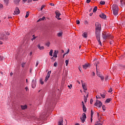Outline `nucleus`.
Masks as SVG:
<instances>
[{"mask_svg": "<svg viewBox=\"0 0 125 125\" xmlns=\"http://www.w3.org/2000/svg\"><path fill=\"white\" fill-rule=\"evenodd\" d=\"M100 32H101V24L99 22L95 23V36L100 45L102 46V43L100 40Z\"/></svg>", "mask_w": 125, "mask_h": 125, "instance_id": "1", "label": "nucleus"}, {"mask_svg": "<svg viewBox=\"0 0 125 125\" xmlns=\"http://www.w3.org/2000/svg\"><path fill=\"white\" fill-rule=\"evenodd\" d=\"M112 13L115 17L119 16V6L117 4H113L111 6Z\"/></svg>", "mask_w": 125, "mask_h": 125, "instance_id": "2", "label": "nucleus"}, {"mask_svg": "<svg viewBox=\"0 0 125 125\" xmlns=\"http://www.w3.org/2000/svg\"><path fill=\"white\" fill-rule=\"evenodd\" d=\"M102 38L104 41H106L107 39H113V37L110 35V34L106 33V32H104L102 33Z\"/></svg>", "mask_w": 125, "mask_h": 125, "instance_id": "3", "label": "nucleus"}, {"mask_svg": "<svg viewBox=\"0 0 125 125\" xmlns=\"http://www.w3.org/2000/svg\"><path fill=\"white\" fill-rule=\"evenodd\" d=\"M94 105L95 106H96V107L101 108V107H102V103L101 102V101L97 100Z\"/></svg>", "mask_w": 125, "mask_h": 125, "instance_id": "4", "label": "nucleus"}, {"mask_svg": "<svg viewBox=\"0 0 125 125\" xmlns=\"http://www.w3.org/2000/svg\"><path fill=\"white\" fill-rule=\"evenodd\" d=\"M85 119H86V115H85V113H83L82 117L81 118V120L82 123H84V122H85Z\"/></svg>", "mask_w": 125, "mask_h": 125, "instance_id": "5", "label": "nucleus"}, {"mask_svg": "<svg viewBox=\"0 0 125 125\" xmlns=\"http://www.w3.org/2000/svg\"><path fill=\"white\" fill-rule=\"evenodd\" d=\"M55 14L56 15V18L58 19V20H61V18H59L61 15V14H60V12H59V11H57L55 12Z\"/></svg>", "mask_w": 125, "mask_h": 125, "instance_id": "6", "label": "nucleus"}, {"mask_svg": "<svg viewBox=\"0 0 125 125\" xmlns=\"http://www.w3.org/2000/svg\"><path fill=\"white\" fill-rule=\"evenodd\" d=\"M19 13H20V10H19V8H18V7H16L14 11V14L16 15H18Z\"/></svg>", "mask_w": 125, "mask_h": 125, "instance_id": "7", "label": "nucleus"}, {"mask_svg": "<svg viewBox=\"0 0 125 125\" xmlns=\"http://www.w3.org/2000/svg\"><path fill=\"white\" fill-rule=\"evenodd\" d=\"M36 85H37V82L34 80H32V88H35V87H36Z\"/></svg>", "mask_w": 125, "mask_h": 125, "instance_id": "8", "label": "nucleus"}, {"mask_svg": "<svg viewBox=\"0 0 125 125\" xmlns=\"http://www.w3.org/2000/svg\"><path fill=\"white\" fill-rule=\"evenodd\" d=\"M90 66V64L88 63V62H86L85 64H83V69H86L87 68H88Z\"/></svg>", "mask_w": 125, "mask_h": 125, "instance_id": "9", "label": "nucleus"}, {"mask_svg": "<svg viewBox=\"0 0 125 125\" xmlns=\"http://www.w3.org/2000/svg\"><path fill=\"white\" fill-rule=\"evenodd\" d=\"M81 83L82 84V87H83L84 90H87V88H86V86L83 83V80L81 81Z\"/></svg>", "mask_w": 125, "mask_h": 125, "instance_id": "10", "label": "nucleus"}, {"mask_svg": "<svg viewBox=\"0 0 125 125\" xmlns=\"http://www.w3.org/2000/svg\"><path fill=\"white\" fill-rule=\"evenodd\" d=\"M121 2V7H123L125 5V0H120Z\"/></svg>", "mask_w": 125, "mask_h": 125, "instance_id": "11", "label": "nucleus"}, {"mask_svg": "<svg viewBox=\"0 0 125 125\" xmlns=\"http://www.w3.org/2000/svg\"><path fill=\"white\" fill-rule=\"evenodd\" d=\"M5 38V34L2 33L0 35V40H3Z\"/></svg>", "mask_w": 125, "mask_h": 125, "instance_id": "12", "label": "nucleus"}, {"mask_svg": "<svg viewBox=\"0 0 125 125\" xmlns=\"http://www.w3.org/2000/svg\"><path fill=\"white\" fill-rule=\"evenodd\" d=\"M103 125V122L100 120H99L96 123L95 125Z\"/></svg>", "mask_w": 125, "mask_h": 125, "instance_id": "13", "label": "nucleus"}, {"mask_svg": "<svg viewBox=\"0 0 125 125\" xmlns=\"http://www.w3.org/2000/svg\"><path fill=\"white\" fill-rule=\"evenodd\" d=\"M58 53V51L55 50L53 53V57L57 58V54Z\"/></svg>", "mask_w": 125, "mask_h": 125, "instance_id": "14", "label": "nucleus"}, {"mask_svg": "<svg viewBox=\"0 0 125 125\" xmlns=\"http://www.w3.org/2000/svg\"><path fill=\"white\" fill-rule=\"evenodd\" d=\"M100 17H101V18L105 19V18H106V15H105V14L103 13V14L100 15Z\"/></svg>", "mask_w": 125, "mask_h": 125, "instance_id": "15", "label": "nucleus"}, {"mask_svg": "<svg viewBox=\"0 0 125 125\" xmlns=\"http://www.w3.org/2000/svg\"><path fill=\"white\" fill-rule=\"evenodd\" d=\"M21 108L22 110H26V109L27 108V105H21Z\"/></svg>", "mask_w": 125, "mask_h": 125, "instance_id": "16", "label": "nucleus"}, {"mask_svg": "<svg viewBox=\"0 0 125 125\" xmlns=\"http://www.w3.org/2000/svg\"><path fill=\"white\" fill-rule=\"evenodd\" d=\"M38 47L39 49H40V50H42V49H44V47L43 46H41V45L40 44L38 45Z\"/></svg>", "mask_w": 125, "mask_h": 125, "instance_id": "17", "label": "nucleus"}, {"mask_svg": "<svg viewBox=\"0 0 125 125\" xmlns=\"http://www.w3.org/2000/svg\"><path fill=\"white\" fill-rule=\"evenodd\" d=\"M83 37V38H86V37H87V33L86 32H84L83 33V34H82Z\"/></svg>", "mask_w": 125, "mask_h": 125, "instance_id": "18", "label": "nucleus"}, {"mask_svg": "<svg viewBox=\"0 0 125 125\" xmlns=\"http://www.w3.org/2000/svg\"><path fill=\"white\" fill-rule=\"evenodd\" d=\"M58 125H63V120H61L59 121Z\"/></svg>", "mask_w": 125, "mask_h": 125, "instance_id": "19", "label": "nucleus"}, {"mask_svg": "<svg viewBox=\"0 0 125 125\" xmlns=\"http://www.w3.org/2000/svg\"><path fill=\"white\" fill-rule=\"evenodd\" d=\"M112 100V99L111 98H108L105 101V103H110V102H111V101Z\"/></svg>", "mask_w": 125, "mask_h": 125, "instance_id": "20", "label": "nucleus"}, {"mask_svg": "<svg viewBox=\"0 0 125 125\" xmlns=\"http://www.w3.org/2000/svg\"><path fill=\"white\" fill-rule=\"evenodd\" d=\"M83 111L84 113H85V112H86V107H85V105L84 104H83Z\"/></svg>", "mask_w": 125, "mask_h": 125, "instance_id": "21", "label": "nucleus"}, {"mask_svg": "<svg viewBox=\"0 0 125 125\" xmlns=\"http://www.w3.org/2000/svg\"><path fill=\"white\" fill-rule=\"evenodd\" d=\"M63 35V32H59L58 34H57V36L58 37H62Z\"/></svg>", "mask_w": 125, "mask_h": 125, "instance_id": "22", "label": "nucleus"}, {"mask_svg": "<svg viewBox=\"0 0 125 125\" xmlns=\"http://www.w3.org/2000/svg\"><path fill=\"white\" fill-rule=\"evenodd\" d=\"M45 19V17H43L42 18L40 19L39 20H38V22H40V21H43Z\"/></svg>", "mask_w": 125, "mask_h": 125, "instance_id": "23", "label": "nucleus"}, {"mask_svg": "<svg viewBox=\"0 0 125 125\" xmlns=\"http://www.w3.org/2000/svg\"><path fill=\"white\" fill-rule=\"evenodd\" d=\"M97 11V6H95L93 9V12H96Z\"/></svg>", "mask_w": 125, "mask_h": 125, "instance_id": "24", "label": "nucleus"}, {"mask_svg": "<svg viewBox=\"0 0 125 125\" xmlns=\"http://www.w3.org/2000/svg\"><path fill=\"white\" fill-rule=\"evenodd\" d=\"M49 55L50 56H52V54H53V50H51L49 52Z\"/></svg>", "mask_w": 125, "mask_h": 125, "instance_id": "25", "label": "nucleus"}, {"mask_svg": "<svg viewBox=\"0 0 125 125\" xmlns=\"http://www.w3.org/2000/svg\"><path fill=\"white\" fill-rule=\"evenodd\" d=\"M50 74H51V71H48L46 76H47L48 78H49L50 77Z\"/></svg>", "mask_w": 125, "mask_h": 125, "instance_id": "26", "label": "nucleus"}, {"mask_svg": "<svg viewBox=\"0 0 125 125\" xmlns=\"http://www.w3.org/2000/svg\"><path fill=\"white\" fill-rule=\"evenodd\" d=\"M100 95L103 98H105V94H102V93H100Z\"/></svg>", "mask_w": 125, "mask_h": 125, "instance_id": "27", "label": "nucleus"}, {"mask_svg": "<svg viewBox=\"0 0 125 125\" xmlns=\"http://www.w3.org/2000/svg\"><path fill=\"white\" fill-rule=\"evenodd\" d=\"M21 0H14V1L15 3H19V2L21 1Z\"/></svg>", "mask_w": 125, "mask_h": 125, "instance_id": "28", "label": "nucleus"}, {"mask_svg": "<svg viewBox=\"0 0 125 125\" xmlns=\"http://www.w3.org/2000/svg\"><path fill=\"white\" fill-rule=\"evenodd\" d=\"M40 83H41V84H43V83H44V82H43V81H42V78L40 79Z\"/></svg>", "mask_w": 125, "mask_h": 125, "instance_id": "29", "label": "nucleus"}, {"mask_svg": "<svg viewBox=\"0 0 125 125\" xmlns=\"http://www.w3.org/2000/svg\"><path fill=\"white\" fill-rule=\"evenodd\" d=\"M100 3V4H102V5H104V4H105V1H101Z\"/></svg>", "mask_w": 125, "mask_h": 125, "instance_id": "30", "label": "nucleus"}, {"mask_svg": "<svg viewBox=\"0 0 125 125\" xmlns=\"http://www.w3.org/2000/svg\"><path fill=\"white\" fill-rule=\"evenodd\" d=\"M45 44H46V46H48V47H49V45H50V42H48L46 43Z\"/></svg>", "mask_w": 125, "mask_h": 125, "instance_id": "31", "label": "nucleus"}, {"mask_svg": "<svg viewBox=\"0 0 125 125\" xmlns=\"http://www.w3.org/2000/svg\"><path fill=\"white\" fill-rule=\"evenodd\" d=\"M48 79H49V77H48L47 76H46L45 79V83H46V82H47V81L48 80Z\"/></svg>", "mask_w": 125, "mask_h": 125, "instance_id": "32", "label": "nucleus"}, {"mask_svg": "<svg viewBox=\"0 0 125 125\" xmlns=\"http://www.w3.org/2000/svg\"><path fill=\"white\" fill-rule=\"evenodd\" d=\"M48 79H49V77H48L47 76H46L45 79V83H46V82H47V81L48 80Z\"/></svg>", "mask_w": 125, "mask_h": 125, "instance_id": "33", "label": "nucleus"}, {"mask_svg": "<svg viewBox=\"0 0 125 125\" xmlns=\"http://www.w3.org/2000/svg\"><path fill=\"white\" fill-rule=\"evenodd\" d=\"M32 37H33V38L31 39V41H33L34 40H36V39H37V37H35V35H33Z\"/></svg>", "mask_w": 125, "mask_h": 125, "instance_id": "34", "label": "nucleus"}, {"mask_svg": "<svg viewBox=\"0 0 125 125\" xmlns=\"http://www.w3.org/2000/svg\"><path fill=\"white\" fill-rule=\"evenodd\" d=\"M44 7H45V5H42V6H41V11H42V9H43V8Z\"/></svg>", "mask_w": 125, "mask_h": 125, "instance_id": "35", "label": "nucleus"}, {"mask_svg": "<svg viewBox=\"0 0 125 125\" xmlns=\"http://www.w3.org/2000/svg\"><path fill=\"white\" fill-rule=\"evenodd\" d=\"M29 17V12H26V15L25 16V18H28Z\"/></svg>", "mask_w": 125, "mask_h": 125, "instance_id": "36", "label": "nucleus"}, {"mask_svg": "<svg viewBox=\"0 0 125 125\" xmlns=\"http://www.w3.org/2000/svg\"><path fill=\"white\" fill-rule=\"evenodd\" d=\"M98 64H99V62H96L95 63V66H96L97 69V65H98Z\"/></svg>", "mask_w": 125, "mask_h": 125, "instance_id": "37", "label": "nucleus"}, {"mask_svg": "<svg viewBox=\"0 0 125 125\" xmlns=\"http://www.w3.org/2000/svg\"><path fill=\"white\" fill-rule=\"evenodd\" d=\"M96 98H97V99H101V97H100V96L97 95L96 96Z\"/></svg>", "mask_w": 125, "mask_h": 125, "instance_id": "38", "label": "nucleus"}, {"mask_svg": "<svg viewBox=\"0 0 125 125\" xmlns=\"http://www.w3.org/2000/svg\"><path fill=\"white\" fill-rule=\"evenodd\" d=\"M93 114H94V112L92 111V110H91V117L93 118Z\"/></svg>", "mask_w": 125, "mask_h": 125, "instance_id": "39", "label": "nucleus"}, {"mask_svg": "<svg viewBox=\"0 0 125 125\" xmlns=\"http://www.w3.org/2000/svg\"><path fill=\"white\" fill-rule=\"evenodd\" d=\"M57 65H58L57 62H56L54 63V67H57Z\"/></svg>", "mask_w": 125, "mask_h": 125, "instance_id": "40", "label": "nucleus"}, {"mask_svg": "<svg viewBox=\"0 0 125 125\" xmlns=\"http://www.w3.org/2000/svg\"><path fill=\"white\" fill-rule=\"evenodd\" d=\"M68 63H69V61L68 60H66L65 61L66 66H68Z\"/></svg>", "mask_w": 125, "mask_h": 125, "instance_id": "41", "label": "nucleus"}, {"mask_svg": "<svg viewBox=\"0 0 125 125\" xmlns=\"http://www.w3.org/2000/svg\"><path fill=\"white\" fill-rule=\"evenodd\" d=\"M5 2V4H8V1H9V0H4Z\"/></svg>", "mask_w": 125, "mask_h": 125, "instance_id": "42", "label": "nucleus"}, {"mask_svg": "<svg viewBox=\"0 0 125 125\" xmlns=\"http://www.w3.org/2000/svg\"><path fill=\"white\" fill-rule=\"evenodd\" d=\"M102 108H103V110L104 111H105L106 110L105 107V105H103Z\"/></svg>", "mask_w": 125, "mask_h": 125, "instance_id": "43", "label": "nucleus"}, {"mask_svg": "<svg viewBox=\"0 0 125 125\" xmlns=\"http://www.w3.org/2000/svg\"><path fill=\"white\" fill-rule=\"evenodd\" d=\"M90 103V104H92V103H93V99H91Z\"/></svg>", "mask_w": 125, "mask_h": 125, "instance_id": "44", "label": "nucleus"}, {"mask_svg": "<svg viewBox=\"0 0 125 125\" xmlns=\"http://www.w3.org/2000/svg\"><path fill=\"white\" fill-rule=\"evenodd\" d=\"M84 102L85 103L86 102V98H85V96H84Z\"/></svg>", "mask_w": 125, "mask_h": 125, "instance_id": "45", "label": "nucleus"}, {"mask_svg": "<svg viewBox=\"0 0 125 125\" xmlns=\"http://www.w3.org/2000/svg\"><path fill=\"white\" fill-rule=\"evenodd\" d=\"M0 8H3V5L2 4L0 3Z\"/></svg>", "mask_w": 125, "mask_h": 125, "instance_id": "46", "label": "nucleus"}, {"mask_svg": "<svg viewBox=\"0 0 125 125\" xmlns=\"http://www.w3.org/2000/svg\"><path fill=\"white\" fill-rule=\"evenodd\" d=\"M76 23H77L78 25H79V24H80V21L78 20H77L76 21Z\"/></svg>", "mask_w": 125, "mask_h": 125, "instance_id": "47", "label": "nucleus"}, {"mask_svg": "<svg viewBox=\"0 0 125 125\" xmlns=\"http://www.w3.org/2000/svg\"><path fill=\"white\" fill-rule=\"evenodd\" d=\"M25 89L26 90V91H29V88L28 87H25Z\"/></svg>", "mask_w": 125, "mask_h": 125, "instance_id": "48", "label": "nucleus"}, {"mask_svg": "<svg viewBox=\"0 0 125 125\" xmlns=\"http://www.w3.org/2000/svg\"><path fill=\"white\" fill-rule=\"evenodd\" d=\"M38 65H39V61H37L36 63V67H38Z\"/></svg>", "mask_w": 125, "mask_h": 125, "instance_id": "49", "label": "nucleus"}, {"mask_svg": "<svg viewBox=\"0 0 125 125\" xmlns=\"http://www.w3.org/2000/svg\"><path fill=\"white\" fill-rule=\"evenodd\" d=\"M111 91H113V90L112 89V88H110L109 90H108V92H111Z\"/></svg>", "mask_w": 125, "mask_h": 125, "instance_id": "50", "label": "nucleus"}, {"mask_svg": "<svg viewBox=\"0 0 125 125\" xmlns=\"http://www.w3.org/2000/svg\"><path fill=\"white\" fill-rule=\"evenodd\" d=\"M113 43H114V41H111L109 42L110 44H113Z\"/></svg>", "mask_w": 125, "mask_h": 125, "instance_id": "51", "label": "nucleus"}, {"mask_svg": "<svg viewBox=\"0 0 125 125\" xmlns=\"http://www.w3.org/2000/svg\"><path fill=\"white\" fill-rule=\"evenodd\" d=\"M90 1H91V0H86L87 3H89V2H90Z\"/></svg>", "mask_w": 125, "mask_h": 125, "instance_id": "52", "label": "nucleus"}, {"mask_svg": "<svg viewBox=\"0 0 125 125\" xmlns=\"http://www.w3.org/2000/svg\"><path fill=\"white\" fill-rule=\"evenodd\" d=\"M68 87H69V88H70V89H71V88H72V84H71L70 86L68 85Z\"/></svg>", "mask_w": 125, "mask_h": 125, "instance_id": "53", "label": "nucleus"}, {"mask_svg": "<svg viewBox=\"0 0 125 125\" xmlns=\"http://www.w3.org/2000/svg\"><path fill=\"white\" fill-rule=\"evenodd\" d=\"M50 5H51V6H54V3H50Z\"/></svg>", "mask_w": 125, "mask_h": 125, "instance_id": "54", "label": "nucleus"}, {"mask_svg": "<svg viewBox=\"0 0 125 125\" xmlns=\"http://www.w3.org/2000/svg\"><path fill=\"white\" fill-rule=\"evenodd\" d=\"M100 78H101V80H103L104 79V77L103 76H100Z\"/></svg>", "mask_w": 125, "mask_h": 125, "instance_id": "55", "label": "nucleus"}, {"mask_svg": "<svg viewBox=\"0 0 125 125\" xmlns=\"http://www.w3.org/2000/svg\"><path fill=\"white\" fill-rule=\"evenodd\" d=\"M92 76H95V73H94V72H93L92 73Z\"/></svg>", "mask_w": 125, "mask_h": 125, "instance_id": "56", "label": "nucleus"}, {"mask_svg": "<svg viewBox=\"0 0 125 125\" xmlns=\"http://www.w3.org/2000/svg\"><path fill=\"white\" fill-rule=\"evenodd\" d=\"M24 65H25V63H22L21 64V67H24Z\"/></svg>", "mask_w": 125, "mask_h": 125, "instance_id": "57", "label": "nucleus"}, {"mask_svg": "<svg viewBox=\"0 0 125 125\" xmlns=\"http://www.w3.org/2000/svg\"><path fill=\"white\" fill-rule=\"evenodd\" d=\"M33 54V52H30L29 55L31 56Z\"/></svg>", "mask_w": 125, "mask_h": 125, "instance_id": "58", "label": "nucleus"}, {"mask_svg": "<svg viewBox=\"0 0 125 125\" xmlns=\"http://www.w3.org/2000/svg\"><path fill=\"white\" fill-rule=\"evenodd\" d=\"M79 69L80 71L82 72V68L79 67Z\"/></svg>", "mask_w": 125, "mask_h": 125, "instance_id": "59", "label": "nucleus"}, {"mask_svg": "<svg viewBox=\"0 0 125 125\" xmlns=\"http://www.w3.org/2000/svg\"><path fill=\"white\" fill-rule=\"evenodd\" d=\"M32 0H28V2H32Z\"/></svg>", "mask_w": 125, "mask_h": 125, "instance_id": "60", "label": "nucleus"}, {"mask_svg": "<svg viewBox=\"0 0 125 125\" xmlns=\"http://www.w3.org/2000/svg\"><path fill=\"white\" fill-rule=\"evenodd\" d=\"M92 14H93V13H90V14H89L90 16H92Z\"/></svg>", "mask_w": 125, "mask_h": 125, "instance_id": "61", "label": "nucleus"}, {"mask_svg": "<svg viewBox=\"0 0 125 125\" xmlns=\"http://www.w3.org/2000/svg\"><path fill=\"white\" fill-rule=\"evenodd\" d=\"M69 52H70V50L68 49L66 53H69Z\"/></svg>", "mask_w": 125, "mask_h": 125, "instance_id": "62", "label": "nucleus"}, {"mask_svg": "<svg viewBox=\"0 0 125 125\" xmlns=\"http://www.w3.org/2000/svg\"><path fill=\"white\" fill-rule=\"evenodd\" d=\"M10 75V76H12V75H13V73L12 72H11Z\"/></svg>", "mask_w": 125, "mask_h": 125, "instance_id": "63", "label": "nucleus"}, {"mask_svg": "<svg viewBox=\"0 0 125 125\" xmlns=\"http://www.w3.org/2000/svg\"><path fill=\"white\" fill-rule=\"evenodd\" d=\"M91 123H92V117H91Z\"/></svg>", "mask_w": 125, "mask_h": 125, "instance_id": "64", "label": "nucleus"}]
</instances>
